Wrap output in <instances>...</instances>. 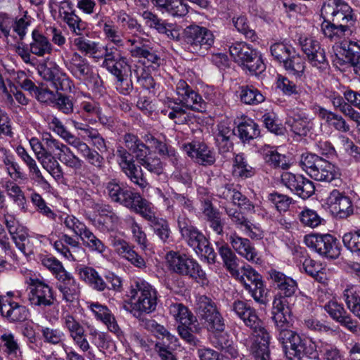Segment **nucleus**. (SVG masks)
Segmentation results:
<instances>
[{
    "label": "nucleus",
    "instance_id": "f257e3e1",
    "mask_svg": "<svg viewBox=\"0 0 360 360\" xmlns=\"http://www.w3.org/2000/svg\"><path fill=\"white\" fill-rule=\"evenodd\" d=\"M176 94L179 103L167 98L165 101V106L161 110L163 115L174 120L176 124H186L192 118L184 108L198 112L206 110V102L184 80L180 79L176 83Z\"/></svg>",
    "mask_w": 360,
    "mask_h": 360
},
{
    "label": "nucleus",
    "instance_id": "f03ea898",
    "mask_svg": "<svg viewBox=\"0 0 360 360\" xmlns=\"http://www.w3.org/2000/svg\"><path fill=\"white\" fill-rule=\"evenodd\" d=\"M129 297L131 313L139 317L155 311L158 304V291L146 281L137 278L130 285Z\"/></svg>",
    "mask_w": 360,
    "mask_h": 360
},
{
    "label": "nucleus",
    "instance_id": "7ed1b4c3",
    "mask_svg": "<svg viewBox=\"0 0 360 360\" xmlns=\"http://www.w3.org/2000/svg\"><path fill=\"white\" fill-rule=\"evenodd\" d=\"M278 340L283 347V350L288 359L298 360L306 356L310 359L317 358L316 346L317 341L308 337H302L293 330H283L278 335Z\"/></svg>",
    "mask_w": 360,
    "mask_h": 360
},
{
    "label": "nucleus",
    "instance_id": "20e7f679",
    "mask_svg": "<svg viewBox=\"0 0 360 360\" xmlns=\"http://www.w3.org/2000/svg\"><path fill=\"white\" fill-rule=\"evenodd\" d=\"M300 164L308 175L319 181L331 182L341 176L338 166L314 153H303Z\"/></svg>",
    "mask_w": 360,
    "mask_h": 360
},
{
    "label": "nucleus",
    "instance_id": "39448f33",
    "mask_svg": "<svg viewBox=\"0 0 360 360\" xmlns=\"http://www.w3.org/2000/svg\"><path fill=\"white\" fill-rule=\"evenodd\" d=\"M166 262L169 269L179 275L189 276L201 285H207L208 280L205 272L193 258L175 251L167 253Z\"/></svg>",
    "mask_w": 360,
    "mask_h": 360
},
{
    "label": "nucleus",
    "instance_id": "423d86ee",
    "mask_svg": "<svg viewBox=\"0 0 360 360\" xmlns=\"http://www.w3.org/2000/svg\"><path fill=\"white\" fill-rule=\"evenodd\" d=\"M42 141L46 146L52 150L57 151L56 158L63 165L76 172L78 183L89 185L84 175L82 172H77L82 168L84 161L68 145L54 138L50 133L43 134Z\"/></svg>",
    "mask_w": 360,
    "mask_h": 360
},
{
    "label": "nucleus",
    "instance_id": "0eeeda50",
    "mask_svg": "<svg viewBox=\"0 0 360 360\" xmlns=\"http://www.w3.org/2000/svg\"><path fill=\"white\" fill-rule=\"evenodd\" d=\"M247 290L255 302L265 304L266 292L262 276L250 265L237 266L230 273Z\"/></svg>",
    "mask_w": 360,
    "mask_h": 360
},
{
    "label": "nucleus",
    "instance_id": "6e6552de",
    "mask_svg": "<svg viewBox=\"0 0 360 360\" xmlns=\"http://www.w3.org/2000/svg\"><path fill=\"white\" fill-rule=\"evenodd\" d=\"M126 148L131 151L137 161L148 172L156 175L163 172V165L160 160L153 155L149 148L142 143L139 138L127 134L124 136Z\"/></svg>",
    "mask_w": 360,
    "mask_h": 360
},
{
    "label": "nucleus",
    "instance_id": "1a4fd4ad",
    "mask_svg": "<svg viewBox=\"0 0 360 360\" xmlns=\"http://www.w3.org/2000/svg\"><path fill=\"white\" fill-rule=\"evenodd\" d=\"M60 57L64 66L76 79L85 84L94 82L98 84L101 82L98 75L94 72L93 68L87 59L78 52L65 51Z\"/></svg>",
    "mask_w": 360,
    "mask_h": 360
},
{
    "label": "nucleus",
    "instance_id": "9d476101",
    "mask_svg": "<svg viewBox=\"0 0 360 360\" xmlns=\"http://www.w3.org/2000/svg\"><path fill=\"white\" fill-rule=\"evenodd\" d=\"M233 60L250 72H262L265 69L262 55L245 42H236L229 47Z\"/></svg>",
    "mask_w": 360,
    "mask_h": 360
},
{
    "label": "nucleus",
    "instance_id": "9b49d317",
    "mask_svg": "<svg viewBox=\"0 0 360 360\" xmlns=\"http://www.w3.org/2000/svg\"><path fill=\"white\" fill-rule=\"evenodd\" d=\"M321 15L324 20L352 26H355L357 20L354 10L343 0H328L324 2Z\"/></svg>",
    "mask_w": 360,
    "mask_h": 360
},
{
    "label": "nucleus",
    "instance_id": "f8f14e48",
    "mask_svg": "<svg viewBox=\"0 0 360 360\" xmlns=\"http://www.w3.org/2000/svg\"><path fill=\"white\" fill-rule=\"evenodd\" d=\"M304 243L311 251L328 259H337L340 255V247L335 237L329 233H311L304 238Z\"/></svg>",
    "mask_w": 360,
    "mask_h": 360
},
{
    "label": "nucleus",
    "instance_id": "ddd939ff",
    "mask_svg": "<svg viewBox=\"0 0 360 360\" xmlns=\"http://www.w3.org/2000/svg\"><path fill=\"white\" fill-rule=\"evenodd\" d=\"M25 283L29 288L28 301L32 307L44 309L53 304V289L44 280L30 277L26 278Z\"/></svg>",
    "mask_w": 360,
    "mask_h": 360
},
{
    "label": "nucleus",
    "instance_id": "4468645a",
    "mask_svg": "<svg viewBox=\"0 0 360 360\" xmlns=\"http://www.w3.org/2000/svg\"><path fill=\"white\" fill-rule=\"evenodd\" d=\"M195 302L197 312L205 321L207 328L212 332H222L224 329V319L212 299L205 295H198Z\"/></svg>",
    "mask_w": 360,
    "mask_h": 360
},
{
    "label": "nucleus",
    "instance_id": "2eb2a0df",
    "mask_svg": "<svg viewBox=\"0 0 360 360\" xmlns=\"http://www.w3.org/2000/svg\"><path fill=\"white\" fill-rule=\"evenodd\" d=\"M184 34L188 49L193 53H199L202 50L207 51L214 42V36L211 30L195 24L186 27Z\"/></svg>",
    "mask_w": 360,
    "mask_h": 360
},
{
    "label": "nucleus",
    "instance_id": "dca6fc26",
    "mask_svg": "<svg viewBox=\"0 0 360 360\" xmlns=\"http://www.w3.org/2000/svg\"><path fill=\"white\" fill-rule=\"evenodd\" d=\"M333 49L335 65L338 66L345 63H349L354 72L360 77V41H343L333 46Z\"/></svg>",
    "mask_w": 360,
    "mask_h": 360
},
{
    "label": "nucleus",
    "instance_id": "f3484780",
    "mask_svg": "<svg viewBox=\"0 0 360 360\" xmlns=\"http://www.w3.org/2000/svg\"><path fill=\"white\" fill-rule=\"evenodd\" d=\"M117 162L121 170L130 179L141 188H145L148 184L143 177V171L141 167L136 166L130 153L126 148L120 146L116 150Z\"/></svg>",
    "mask_w": 360,
    "mask_h": 360
},
{
    "label": "nucleus",
    "instance_id": "a211bd4d",
    "mask_svg": "<svg viewBox=\"0 0 360 360\" xmlns=\"http://www.w3.org/2000/svg\"><path fill=\"white\" fill-rule=\"evenodd\" d=\"M299 44L309 63L319 70L326 69L328 61L324 49L313 37H300Z\"/></svg>",
    "mask_w": 360,
    "mask_h": 360
},
{
    "label": "nucleus",
    "instance_id": "6ab92c4d",
    "mask_svg": "<svg viewBox=\"0 0 360 360\" xmlns=\"http://www.w3.org/2000/svg\"><path fill=\"white\" fill-rule=\"evenodd\" d=\"M39 73L43 79L51 82L58 91H71L72 81L56 62L49 63V66L41 67Z\"/></svg>",
    "mask_w": 360,
    "mask_h": 360
},
{
    "label": "nucleus",
    "instance_id": "aec40b11",
    "mask_svg": "<svg viewBox=\"0 0 360 360\" xmlns=\"http://www.w3.org/2000/svg\"><path fill=\"white\" fill-rule=\"evenodd\" d=\"M77 113L82 120L90 124L99 122L104 126H112V120L111 117L103 115L100 104L90 98L79 103Z\"/></svg>",
    "mask_w": 360,
    "mask_h": 360
},
{
    "label": "nucleus",
    "instance_id": "412c9836",
    "mask_svg": "<svg viewBox=\"0 0 360 360\" xmlns=\"http://www.w3.org/2000/svg\"><path fill=\"white\" fill-rule=\"evenodd\" d=\"M4 220L12 240L16 248L25 255H29L31 251L26 247V242L29 236L27 229L20 225L13 214L8 212L4 214Z\"/></svg>",
    "mask_w": 360,
    "mask_h": 360
},
{
    "label": "nucleus",
    "instance_id": "4be33fe9",
    "mask_svg": "<svg viewBox=\"0 0 360 360\" xmlns=\"http://www.w3.org/2000/svg\"><path fill=\"white\" fill-rule=\"evenodd\" d=\"M231 310L243 320L248 327L253 330L252 334L259 333L260 330H266L255 310L247 302L242 300H236L232 304Z\"/></svg>",
    "mask_w": 360,
    "mask_h": 360
},
{
    "label": "nucleus",
    "instance_id": "5701e85b",
    "mask_svg": "<svg viewBox=\"0 0 360 360\" xmlns=\"http://www.w3.org/2000/svg\"><path fill=\"white\" fill-rule=\"evenodd\" d=\"M325 204L330 212L339 218H346L353 213L350 198L336 189L330 193Z\"/></svg>",
    "mask_w": 360,
    "mask_h": 360
},
{
    "label": "nucleus",
    "instance_id": "b1692460",
    "mask_svg": "<svg viewBox=\"0 0 360 360\" xmlns=\"http://www.w3.org/2000/svg\"><path fill=\"white\" fill-rule=\"evenodd\" d=\"M96 214L91 219L92 224L101 232L114 231L120 224V218L107 205H96Z\"/></svg>",
    "mask_w": 360,
    "mask_h": 360
},
{
    "label": "nucleus",
    "instance_id": "393cba45",
    "mask_svg": "<svg viewBox=\"0 0 360 360\" xmlns=\"http://www.w3.org/2000/svg\"><path fill=\"white\" fill-rule=\"evenodd\" d=\"M177 224L181 236L187 244L193 248L194 252L196 250H199V247L202 246L207 240L205 236L184 216L178 217Z\"/></svg>",
    "mask_w": 360,
    "mask_h": 360
},
{
    "label": "nucleus",
    "instance_id": "a878e982",
    "mask_svg": "<svg viewBox=\"0 0 360 360\" xmlns=\"http://www.w3.org/2000/svg\"><path fill=\"white\" fill-rule=\"evenodd\" d=\"M271 314L278 333L283 330H290L292 321L291 310L284 297L278 296L274 298Z\"/></svg>",
    "mask_w": 360,
    "mask_h": 360
},
{
    "label": "nucleus",
    "instance_id": "bb28decb",
    "mask_svg": "<svg viewBox=\"0 0 360 360\" xmlns=\"http://www.w3.org/2000/svg\"><path fill=\"white\" fill-rule=\"evenodd\" d=\"M270 335L267 330H260V333L252 334L246 340L245 345L252 353L256 360H269Z\"/></svg>",
    "mask_w": 360,
    "mask_h": 360
},
{
    "label": "nucleus",
    "instance_id": "cd10ccee",
    "mask_svg": "<svg viewBox=\"0 0 360 360\" xmlns=\"http://www.w3.org/2000/svg\"><path fill=\"white\" fill-rule=\"evenodd\" d=\"M146 42V39L140 37L128 39L127 43L129 51L133 57L146 59L148 63L159 66L160 57L155 51L147 46Z\"/></svg>",
    "mask_w": 360,
    "mask_h": 360
},
{
    "label": "nucleus",
    "instance_id": "c85d7f7f",
    "mask_svg": "<svg viewBox=\"0 0 360 360\" xmlns=\"http://www.w3.org/2000/svg\"><path fill=\"white\" fill-rule=\"evenodd\" d=\"M0 349L6 360H24L19 340L10 330L2 331L0 335Z\"/></svg>",
    "mask_w": 360,
    "mask_h": 360
},
{
    "label": "nucleus",
    "instance_id": "c756f323",
    "mask_svg": "<svg viewBox=\"0 0 360 360\" xmlns=\"http://www.w3.org/2000/svg\"><path fill=\"white\" fill-rule=\"evenodd\" d=\"M0 312L11 322H22L29 317L26 307L0 295Z\"/></svg>",
    "mask_w": 360,
    "mask_h": 360
},
{
    "label": "nucleus",
    "instance_id": "7c9ffc66",
    "mask_svg": "<svg viewBox=\"0 0 360 360\" xmlns=\"http://www.w3.org/2000/svg\"><path fill=\"white\" fill-rule=\"evenodd\" d=\"M229 242L235 251L250 262L255 264L262 263L255 247L248 238H242L234 233L231 235Z\"/></svg>",
    "mask_w": 360,
    "mask_h": 360
},
{
    "label": "nucleus",
    "instance_id": "2f4dec72",
    "mask_svg": "<svg viewBox=\"0 0 360 360\" xmlns=\"http://www.w3.org/2000/svg\"><path fill=\"white\" fill-rule=\"evenodd\" d=\"M57 280L58 289L62 294L63 300L72 302L78 300L81 291L80 285L70 273H63Z\"/></svg>",
    "mask_w": 360,
    "mask_h": 360
},
{
    "label": "nucleus",
    "instance_id": "473e14b6",
    "mask_svg": "<svg viewBox=\"0 0 360 360\" xmlns=\"http://www.w3.org/2000/svg\"><path fill=\"white\" fill-rule=\"evenodd\" d=\"M111 245L120 257L129 261L134 266L146 267L144 259L138 255L127 241L120 238H113L111 239Z\"/></svg>",
    "mask_w": 360,
    "mask_h": 360
},
{
    "label": "nucleus",
    "instance_id": "72a5a7b5",
    "mask_svg": "<svg viewBox=\"0 0 360 360\" xmlns=\"http://www.w3.org/2000/svg\"><path fill=\"white\" fill-rule=\"evenodd\" d=\"M184 151L195 162L211 165L215 162L214 153L203 143H192L183 146Z\"/></svg>",
    "mask_w": 360,
    "mask_h": 360
},
{
    "label": "nucleus",
    "instance_id": "f704fd0d",
    "mask_svg": "<svg viewBox=\"0 0 360 360\" xmlns=\"http://www.w3.org/2000/svg\"><path fill=\"white\" fill-rule=\"evenodd\" d=\"M89 307L96 319L104 323L110 332L115 333L119 338L122 336V332L116 321L115 316L106 306L98 302H92Z\"/></svg>",
    "mask_w": 360,
    "mask_h": 360
},
{
    "label": "nucleus",
    "instance_id": "c9c22d12",
    "mask_svg": "<svg viewBox=\"0 0 360 360\" xmlns=\"http://www.w3.org/2000/svg\"><path fill=\"white\" fill-rule=\"evenodd\" d=\"M40 155L36 157L42 168L45 169L54 179L59 181L63 177L62 167L57 160V151L52 150L48 146Z\"/></svg>",
    "mask_w": 360,
    "mask_h": 360
},
{
    "label": "nucleus",
    "instance_id": "e433bc0d",
    "mask_svg": "<svg viewBox=\"0 0 360 360\" xmlns=\"http://www.w3.org/2000/svg\"><path fill=\"white\" fill-rule=\"evenodd\" d=\"M286 124L295 134L300 136H307L313 125L308 115L300 110L291 112L289 114Z\"/></svg>",
    "mask_w": 360,
    "mask_h": 360
},
{
    "label": "nucleus",
    "instance_id": "4c0bfd02",
    "mask_svg": "<svg viewBox=\"0 0 360 360\" xmlns=\"http://www.w3.org/2000/svg\"><path fill=\"white\" fill-rule=\"evenodd\" d=\"M72 46L77 52H80L95 61H98L103 57V48L99 42L86 39L81 35L73 39Z\"/></svg>",
    "mask_w": 360,
    "mask_h": 360
},
{
    "label": "nucleus",
    "instance_id": "58836bf2",
    "mask_svg": "<svg viewBox=\"0 0 360 360\" xmlns=\"http://www.w3.org/2000/svg\"><path fill=\"white\" fill-rule=\"evenodd\" d=\"M53 50L50 39L39 30L34 29L32 32V41L30 43V51L38 57L50 55Z\"/></svg>",
    "mask_w": 360,
    "mask_h": 360
},
{
    "label": "nucleus",
    "instance_id": "ea45409f",
    "mask_svg": "<svg viewBox=\"0 0 360 360\" xmlns=\"http://www.w3.org/2000/svg\"><path fill=\"white\" fill-rule=\"evenodd\" d=\"M271 279L274 281L280 293L284 297H291L297 291L298 286L295 280L285 276L281 271L271 269L269 271Z\"/></svg>",
    "mask_w": 360,
    "mask_h": 360
},
{
    "label": "nucleus",
    "instance_id": "a19ab883",
    "mask_svg": "<svg viewBox=\"0 0 360 360\" xmlns=\"http://www.w3.org/2000/svg\"><path fill=\"white\" fill-rule=\"evenodd\" d=\"M233 136V126L229 120H221L217 124L215 140L221 153H226L232 148L231 138Z\"/></svg>",
    "mask_w": 360,
    "mask_h": 360
},
{
    "label": "nucleus",
    "instance_id": "79ce46f5",
    "mask_svg": "<svg viewBox=\"0 0 360 360\" xmlns=\"http://www.w3.org/2000/svg\"><path fill=\"white\" fill-rule=\"evenodd\" d=\"M72 147L91 165L98 169H101L103 167V157L97 150L92 149L85 142L80 140L79 138L72 143Z\"/></svg>",
    "mask_w": 360,
    "mask_h": 360
},
{
    "label": "nucleus",
    "instance_id": "37998d69",
    "mask_svg": "<svg viewBox=\"0 0 360 360\" xmlns=\"http://www.w3.org/2000/svg\"><path fill=\"white\" fill-rule=\"evenodd\" d=\"M354 26L344 24H336L328 20H323L321 30L325 37L333 41H340L352 32Z\"/></svg>",
    "mask_w": 360,
    "mask_h": 360
},
{
    "label": "nucleus",
    "instance_id": "c03bdc74",
    "mask_svg": "<svg viewBox=\"0 0 360 360\" xmlns=\"http://www.w3.org/2000/svg\"><path fill=\"white\" fill-rule=\"evenodd\" d=\"M131 200V205L127 206V208L133 210L150 223L155 220L157 217L155 207L148 200L142 198L139 193H135Z\"/></svg>",
    "mask_w": 360,
    "mask_h": 360
},
{
    "label": "nucleus",
    "instance_id": "a18cd8bd",
    "mask_svg": "<svg viewBox=\"0 0 360 360\" xmlns=\"http://www.w3.org/2000/svg\"><path fill=\"white\" fill-rule=\"evenodd\" d=\"M106 188L112 200L120 202L126 207L131 205V200L136 192L122 188L115 180L108 182Z\"/></svg>",
    "mask_w": 360,
    "mask_h": 360
},
{
    "label": "nucleus",
    "instance_id": "49530a36",
    "mask_svg": "<svg viewBox=\"0 0 360 360\" xmlns=\"http://www.w3.org/2000/svg\"><path fill=\"white\" fill-rule=\"evenodd\" d=\"M0 152L1 153L4 169L10 178L15 181L22 179V172H21V167L16 162L14 155L10 150L4 148H0Z\"/></svg>",
    "mask_w": 360,
    "mask_h": 360
},
{
    "label": "nucleus",
    "instance_id": "de8ad7c7",
    "mask_svg": "<svg viewBox=\"0 0 360 360\" xmlns=\"http://www.w3.org/2000/svg\"><path fill=\"white\" fill-rule=\"evenodd\" d=\"M146 324V327L150 330L158 338L162 340V345L167 344V347L172 349H176L179 346L177 338L167 331L163 326L158 324L154 320H148Z\"/></svg>",
    "mask_w": 360,
    "mask_h": 360
},
{
    "label": "nucleus",
    "instance_id": "09e8293b",
    "mask_svg": "<svg viewBox=\"0 0 360 360\" xmlns=\"http://www.w3.org/2000/svg\"><path fill=\"white\" fill-rule=\"evenodd\" d=\"M78 274L81 279L96 290L103 291L107 288L106 283L102 277L91 267L79 268Z\"/></svg>",
    "mask_w": 360,
    "mask_h": 360
},
{
    "label": "nucleus",
    "instance_id": "8fccbe9b",
    "mask_svg": "<svg viewBox=\"0 0 360 360\" xmlns=\"http://www.w3.org/2000/svg\"><path fill=\"white\" fill-rule=\"evenodd\" d=\"M48 128L63 139L69 146H72L78 137L70 132L63 123L56 116H49L46 119Z\"/></svg>",
    "mask_w": 360,
    "mask_h": 360
},
{
    "label": "nucleus",
    "instance_id": "3c124183",
    "mask_svg": "<svg viewBox=\"0 0 360 360\" xmlns=\"http://www.w3.org/2000/svg\"><path fill=\"white\" fill-rule=\"evenodd\" d=\"M343 299L349 311L360 320V296L356 285L348 284L343 291Z\"/></svg>",
    "mask_w": 360,
    "mask_h": 360
},
{
    "label": "nucleus",
    "instance_id": "603ef678",
    "mask_svg": "<svg viewBox=\"0 0 360 360\" xmlns=\"http://www.w3.org/2000/svg\"><path fill=\"white\" fill-rule=\"evenodd\" d=\"M2 187L13 203L20 210H25L27 200L22 188L15 182L10 179L4 181Z\"/></svg>",
    "mask_w": 360,
    "mask_h": 360
},
{
    "label": "nucleus",
    "instance_id": "864d4df0",
    "mask_svg": "<svg viewBox=\"0 0 360 360\" xmlns=\"http://www.w3.org/2000/svg\"><path fill=\"white\" fill-rule=\"evenodd\" d=\"M317 114L321 120H324L330 127H333L336 130L342 132H347L349 130V126L340 115L322 107L318 108Z\"/></svg>",
    "mask_w": 360,
    "mask_h": 360
},
{
    "label": "nucleus",
    "instance_id": "5fc2aeb1",
    "mask_svg": "<svg viewBox=\"0 0 360 360\" xmlns=\"http://www.w3.org/2000/svg\"><path fill=\"white\" fill-rule=\"evenodd\" d=\"M169 314L175 321L184 326H191L195 317L188 309L181 303H172L169 307Z\"/></svg>",
    "mask_w": 360,
    "mask_h": 360
},
{
    "label": "nucleus",
    "instance_id": "6e6d98bb",
    "mask_svg": "<svg viewBox=\"0 0 360 360\" xmlns=\"http://www.w3.org/2000/svg\"><path fill=\"white\" fill-rule=\"evenodd\" d=\"M99 25L102 26V30L105 39L120 48L124 46V41L118 30V27L109 18H105L99 22Z\"/></svg>",
    "mask_w": 360,
    "mask_h": 360
},
{
    "label": "nucleus",
    "instance_id": "4d7b16f0",
    "mask_svg": "<svg viewBox=\"0 0 360 360\" xmlns=\"http://www.w3.org/2000/svg\"><path fill=\"white\" fill-rule=\"evenodd\" d=\"M146 141L151 147L155 148L160 155L167 156L172 163L174 166H177L179 158L173 148L167 146L166 143L158 140L150 135L147 136V139Z\"/></svg>",
    "mask_w": 360,
    "mask_h": 360
},
{
    "label": "nucleus",
    "instance_id": "13d9d810",
    "mask_svg": "<svg viewBox=\"0 0 360 360\" xmlns=\"http://www.w3.org/2000/svg\"><path fill=\"white\" fill-rule=\"evenodd\" d=\"M79 238L82 244L91 252L102 254L105 251V245L88 227Z\"/></svg>",
    "mask_w": 360,
    "mask_h": 360
},
{
    "label": "nucleus",
    "instance_id": "bf43d9fd",
    "mask_svg": "<svg viewBox=\"0 0 360 360\" xmlns=\"http://www.w3.org/2000/svg\"><path fill=\"white\" fill-rule=\"evenodd\" d=\"M240 101L247 105H258L264 101V96L253 86H242L240 88Z\"/></svg>",
    "mask_w": 360,
    "mask_h": 360
},
{
    "label": "nucleus",
    "instance_id": "052dcab7",
    "mask_svg": "<svg viewBox=\"0 0 360 360\" xmlns=\"http://www.w3.org/2000/svg\"><path fill=\"white\" fill-rule=\"evenodd\" d=\"M316 350L317 358L314 360H319L320 355L323 356V360H342V355L335 346L321 340H317Z\"/></svg>",
    "mask_w": 360,
    "mask_h": 360
},
{
    "label": "nucleus",
    "instance_id": "680f3d73",
    "mask_svg": "<svg viewBox=\"0 0 360 360\" xmlns=\"http://www.w3.org/2000/svg\"><path fill=\"white\" fill-rule=\"evenodd\" d=\"M48 6L51 15L60 20L74 11L72 4L68 1L49 0Z\"/></svg>",
    "mask_w": 360,
    "mask_h": 360
},
{
    "label": "nucleus",
    "instance_id": "e2e57ef3",
    "mask_svg": "<svg viewBox=\"0 0 360 360\" xmlns=\"http://www.w3.org/2000/svg\"><path fill=\"white\" fill-rule=\"evenodd\" d=\"M240 138L243 141L255 139L259 135L258 125L251 119H245L238 126Z\"/></svg>",
    "mask_w": 360,
    "mask_h": 360
},
{
    "label": "nucleus",
    "instance_id": "0e129e2a",
    "mask_svg": "<svg viewBox=\"0 0 360 360\" xmlns=\"http://www.w3.org/2000/svg\"><path fill=\"white\" fill-rule=\"evenodd\" d=\"M233 175L241 178H249L254 174V170L249 166L243 155H236L233 163Z\"/></svg>",
    "mask_w": 360,
    "mask_h": 360
},
{
    "label": "nucleus",
    "instance_id": "69168bd1",
    "mask_svg": "<svg viewBox=\"0 0 360 360\" xmlns=\"http://www.w3.org/2000/svg\"><path fill=\"white\" fill-rule=\"evenodd\" d=\"M127 224L131 232L133 240L139 245L141 250H146L148 246V240L146 234L142 227L133 217H129L127 219Z\"/></svg>",
    "mask_w": 360,
    "mask_h": 360
},
{
    "label": "nucleus",
    "instance_id": "338daca9",
    "mask_svg": "<svg viewBox=\"0 0 360 360\" xmlns=\"http://www.w3.org/2000/svg\"><path fill=\"white\" fill-rule=\"evenodd\" d=\"M283 65L290 74L300 77L304 70V60L295 51V53L288 57Z\"/></svg>",
    "mask_w": 360,
    "mask_h": 360
},
{
    "label": "nucleus",
    "instance_id": "774afa93",
    "mask_svg": "<svg viewBox=\"0 0 360 360\" xmlns=\"http://www.w3.org/2000/svg\"><path fill=\"white\" fill-rule=\"evenodd\" d=\"M59 219L64 224L65 227L73 233L75 235L80 237L86 229V224L79 220L73 215L63 214L60 215Z\"/></svg>",
    "mask_w": 360,
    "mask_h": 360
}]
</instances>
